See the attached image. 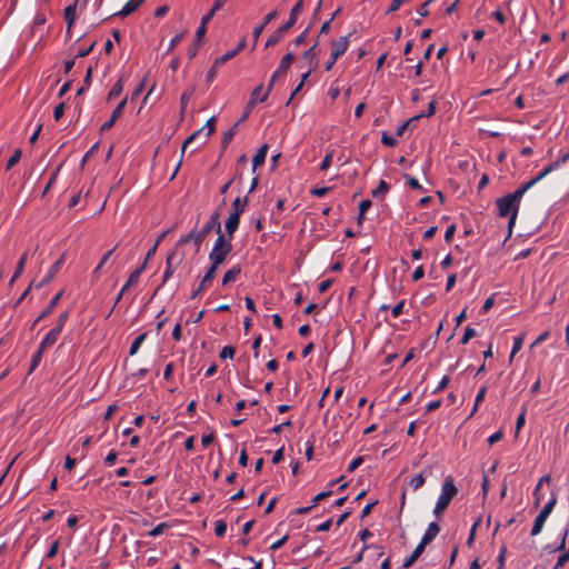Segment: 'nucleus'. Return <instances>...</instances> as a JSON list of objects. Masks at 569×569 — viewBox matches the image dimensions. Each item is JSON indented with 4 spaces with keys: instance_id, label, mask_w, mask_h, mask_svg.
Instances as JSON below:
<instances>
[{
    "instance_id": "nucleus-1",
    "label": "nucleus",
    "mask_w": 569,
    "mask_h": 569,
    "mask_svg": "<svg viewBox=\"0 0 569 569\" xmlns=\"http://www.w3.org/2000/svg\"><path fill=\"white\" fill-rule=\"evenodd\" d=\"M212 230H214L216 232H220V213L218 210L211 213L209 220L203 224V227L200 230L193 228L189 233L181 237L178 240L177 246L192 242L196 247V251L198 252L200 250L202 242Z\"/></svg>"
},
{
    "instance_id": "nucleus-2",
    "label": "nucleus",
    "mask_w": 569,
    "mask_h": 569,
    "mask_svg": "<svg viewBox=\"0 0 569 569\" xmlns=\"http://www.w3.org/2000/svg\"><path fill=\"white\" fill-rule=\"evenodd\" d=\"M303 10V0H298L296 4L292 7L289 19L287 22H283L282 26H280L267 40L266 47H271L278 43L283 36L289 31L291 27L295 26V23L298 20L299 14Z\"/></svg>"
},
{
    "instance_id": "nucleus-3",
    "label": "nucleus",
    "mask_w": 569,
    "mask_h": 569,
    "mask_svg": "<svg viewBox=\"0 0 569 569\" xmlns=\"http://www.w3.org/2000/svg\"><path fill=\"white\" fill-rule=\"evenodd\" d=\"M496 203L498 208V216L509 217L508 229L509 236H511L520 206H518L508 194L497 199Z\"/></svg>"
},
{
    "instance_id": "nucleus-4",
    "label": "nucleus",
    "mask_w": 569,
    "mask_h": 569,
    "mask_svg": "<svg viewBox=\"0 0 569 569\" xmlns=\"http://www.w3.org/2000/svg\"><path fill=\"white\" fill-rule=\"evenodd\" d=\"M557 164H548L546 168H543L535 178L530 179L529 181L521 184L516 191L512 193H508V196L518 204L520 206V201L525 193L531 189L535 184H537L540 180H542L545 177H547L549 173L555 171L557 169Z\"/></svg>"
},
{
    "instance_id": "nucleus-5",
    "label": "nucleus",
    "mask_w": 569,
    "mask_h": 569,
    "mask_svg": "<svg viewBox=\"0 0 569 569\" xmlns=\"http://www.w3.org/2000/svg\"><path fill=\"white\" fill-rule=\"evenodd\" d=\"M557 164H548L546 168H543L535 178L530 179L529 181L521 184L516 191L512 193H508V196L518 204L520 206V201L525 193L531 189L535 184H537L540 180H542L545 177H547L549 173L555 171L557 169Z\"/></svg>"
},
{
    "instance_id": "nucleus-6",
    "label": "nucleus",
    "mask_w": 569,
    "mask_h": 569,
    "mask_svg": "<svg viewBox=\"0 0 569 569\" xmlns=\"http://www.w3.org/2000/svg\"><path fill=\"white\" fill-rule=\"evenodd\" d=\"M557 164H548L546 168H543L535 178L530 179L529 181L521 184L516 191L512 193H508V196L518 204L520 206V201L525 193L531 189L535 184H537L540 180H542L545 177H547L549 173L555 171L557 169Z\"/></svg>"
},
{
    "instance_id": "nucleus-7",
    "label": "nucleus",
    "mask_w": 569,
    "mask_h": 569,
    "mask_svg": "<svg viewBox=\"0 0 569 569\" xmlns=\"http://www.w3.org/2000/svg\"><path fill=\"white\" fill-rule=\"evenodd\" d=\"M457 493L458 488L456 487L452 477L448 476L442 482L441 492L437 502L448 508L451 500L457 496Z\"/></svg>"
},
{
    "instance_id": "nucleus-8",
    "label": "nucleus",
    "mask_w": 569,
    "mask_h": 569,
    "mask_svg": "<svg viewBox=\"0 0 569 569\" xmlns=\"http://www.w3.org/2000/svg\"><path fill=\"white\" fill-rule=\"evenodd\" d=\"M183 256L179 254L176 249L169 252L166 260V269L162 276V284H164L174 273L176 268L182 262Z\"/></svg>"
},
{
    "instance_id": "nucleus-9",
    "label": "nucleus",
    "mask_w": 569,
    "mask_h": 569,
    "mask_svg": "<svg viewBox=\"0 0 569 569\" xmlns=\"http://www.w3.org/2000/svg\"><path fill=\"white\" fill-rule=\"evenodd\" d=\"M232 251V248L224 249H211L209 253L210 268H213L218 271L219 267L226 261L227 257Z\"/></svg>"
},
{
    "instance_id": "nucleus-10",
    "label": "nucleus",
    "mask_w": 569,
    "mask_h": 569,
    "mask_svg": "<svg viewBox=\"0 0 569 569\" xmlns=\"http://www.w3.org/2000/svg\"><path fill=\"white\" fill-rule=\"evenodd\" d=\"M350 36L351 33L331 42V56H333V60H338L347 51Z\"/></svg>"
},
{
    "instance_id": "nucleus-11",
    "label": "nucleus",
    "mask_w": 569,
    "mask_h": 569,
    "mask_svg": "<svg viewBox=\"0 0 569 569\" xmlns=\"http://www.w3.org/2000/svg\"><path fill=\"white\" fill-rule=\"evenodd\" d=\"M216 274L217 271L213 268L209 267L204 276L202 277L199 286L192 291L191 299L199 297L211 284V281L214 279Z\"/></svg>"
},
{
    "instance_id": "nucleus-12",
    "label": "nucleus",
    "mask_w": 569,
    "mask_h": 569,
    "mask_svg": "<svg viewBox=\"0 0 569 569\" xmlns=\"http://www.w3.org/2000/svg\"><path fill=\"white\" fill-rule=\"evenodd\" d=\"M66 260V252L61 254V257L50 267L46 276L41 279V281L36 286L37 288H41L48 284L60 270Z\"/></svg>"
},
{
    "instance_id": "nucleus-13",
    "label": "nucleus",
    "mask_w": 569,
    "mask_h": 569,
    "mask_svg": "<svg viewBox=\"0 0 569 569\" xmlns=\"http://www.w3.org/2000/svg\"><path fill=\"white\" fill-rule=\"evenodd\" d=\"M126 104L127 98H123L112 111L110 119L101 126V131H108L113 127L116 121L122 116Z\"/></svg>"
},
{
    "instance_id": "nucleus-14",
    "label": "nucleus",
    "mask_w": 569,
    "mask_h": 569,
    "mask_svg": "<svg viewBox=\"0 0 569 569\" xmlns=\"http://www.w3.org/2000/svg\"><path fill=\"white\" fill-rule=\"evenodd\" d=\"M147 266V260L143 261V263L138 267L136 270H133L126 283L122 286V291L129 290L131 287H134L138 284L141 273L144 271Z\"/></svg>"
},
{
    "instance_id": "nucleus-15",
    "label": "nucleus",
    "mask_w": 569,
    "mask_h": 569,
    "mask_svg": "<svg viewBox=\"0 0 569 569\" xmlns=\"http://www.w3.org/2000/svg\"><path fill=\"white\" fill-rule=\"evenodd\" d=\"M261 91H262V84H260L253 89V91L251 92L250 99L246 106V111L250 112L256 107L257 103L264 102L268 99L269 90H266L264 93L261 96V98H257V92H261Z\"/></svg>"
},
{
    "instance_id": "nucleus-16",
    "label": "nucleus",
    "mask_w": 569,
    "mask_h": 569,
    "mask_svg": "<svg viewBox=\"0 0 569 569\" xmlns=\"http://www.w3.org/2000/svg\"><path fill=\"white\" fill-rule=\"evenodd\" d=\"M440 532V527L437 522H430L426 532L423 533L420 543L427 547Z\"/></svg>"
},
{
    "instance_id": "nucleus-17",
    "label": "nucleus",
    "mask_w": 569,
    "mask_h": 569,
    "mask_svg": "<svg viewBox=\"0 0 569 569\" xmlns=\"http://www.w3.org/2000/svg\"><path fill=\"white\" fill-rule=\"evenodd\" d=\"M240 273H241L240 264L232 266L229 270L226 271V273L222 277V281H221L222 287H227L230 283L236 282L238 280Z\"/></svg>"
},
{
    "instance_id": "nucleus-18",
    "label": "nucleus",
    "mask_w": 569,
    "mask_h": 569,
    "mask_svg": "<svg viewBox=\"0 0 569 569\" xmlns=\"http://www.w3.org/2000/svg\"><path fill=\"white\" fill-rule=\"evenodd\" d=\"M79 0H73L63 12L64 21L68 24V31L71 30L77 19V4Z\"/></svg>"
},
{
    "instance_id": "nucleus-19",
    "label": "nucleus",
    "mask_w": 569,
    "mask_h": 569,
    "mask_svg": "<svg viewBox=\"0 0 569 569\" xmlns=\"http://www.w3.org/2000/svg\"><path fill=\"white\" fill-rule=\"evenodd\" d=\"M62 296V291L58 292L49 302L47 308L39 315V317L33 321L32 328L36 327L42 319L48 317L56 308L58 301L60 300Z\"/></svg>"
},
{
    "instance_id": "nucleus-20",
    "label": "nucleus",
    "mask_w": 569,
    "mask_h": 569,
    "mask_svg": "<svg viewBox=\"0 0 569 569\" xmlns=\"http://www.w3.org/2000/svg\"><path fill=\"white\" fill-rule=\"evenodd\" d=\"M59 336H60L59 328H52L44 336L42 341L40 342V345H39L40 349L46 350V349L52 347L57 342Z\"/></svg>"
},
{
    "instance_id": "nucleus-21",
    "label": "nucleus",
    "mask_w": 569,
    "mask_h": 569,
    "mask_svg": "<svg viewBox=\"0 0 569 569\" xmlns=\"http://www.w3.org/2000/svg\"><path fill=\"white\" fill-rule=\"evenodd\" d=\"M293 60H295V56L291 52L284 54L282 57L277 70L273 73H276V76H278V77H282L288 71V69L291 67Z\"/></svg>"
},
{
    "instance_id": "nucleus-22",
    "label": "nucleus",
    "mask_w": 569,
    "mask_h": 569,
    "mask_svg": "<svg viewBox=\"0 0 569 569\" xmlns=\"http://www.w3.org/2000/svg\"><path fill=\"white\" fill-rule=\"evenodd\" d=\"M143 1L144 0H128L122 9L116 14L124 18L134 12L143 3Z\"/></svg>"
},
{
    "instance_id": "nucleus-23",
    "label": "nucleus",
    "mask_w": 569,
    "mask_h": 569,
    "mask_svg": "<svg viewBox=\"0 0 569 569\" xmlns=\"http://www.w3.org/2000/svg\"><path fill=\"white\" fill-rule=\"evenodd\" d=\"M28 257H29V251H24L22 253V256L20 257V259L18 260L16 270L9 281L10 286H12L14 283V281L22 274L26 263H27V260H28Z\"/></svg>"
},
{
    "instance_id": "nucleus-24",
    "label": "nucleus",
    "mask_w": 569,
    "mask_h": 569,
    "mask_svg": "<svg viewBox=\"0 0 569 569\" xmlns=\"http://www.w3.org/2000/svg\"><path fill=\"white\" fill-rule=\"evenodd\" d=\"M240 223V217L236 214H230L224 222V229L230 239L233 238L234 232L237 231Z\"/></svg>"
},
{
    "instance_id": "nucleus-25",
    "label": "nucleus",
    "mask_w": 569,
    "mask_h": 569,
    "mask_svg": "<svg viewBox=\"0 0 569 569\" xmlns=\"http://www.w3.org/2000/svg\"><path fill=\"white\" fill-rule=\"evenodd\" d=\"M268 144H262L252 158V170L254 171L258 167L262 166L266 161L268 153Z\"/></svg>"
},
{
    "instance_id": "nucleus-26",
    "label": "nucleus",
    "mask_w": 569,
    "mask_h": 569,
    "mask_svg": "<svg viewBox=\"0 0 569 569\" xmlns=\"http://www.w3.org/2000/svg\"><path fill=\"white\" fill-rule=\"evenodd\" d=\"M425 549H426V547L419 542L417 545V547L415 548V550L412 551V553L403 561L402 568H405V569L410 568L417 561V559L422 555Z\"/></svg>"
},
{
    "instance_id": "nucleus-27",
    "label": "nucleus",
    "mask_w": 569,
    "mask_h": 569,
    "mask_svg": "<svg viewBox=\"0 0 569 569\" xmlns=\"http://www.w3.org/2000/svg\"><path fill=\"white\" fill-rule=\"evenodd\" d=\"M277 16H278V13H277V11H276V10H274V11L269 12V13L264 17L263 22H262L260 26H258V27H256V28L253 29L252 34H253L254 41H257V40L259 39V37H260V34L262 33V31H263V29L266 28V26H267L268 23H270L272 20H274V19L277 18Z\"/></svg>"
},
{
    "instance_id": "nucleus-28",
    "label": "nucleus",
    "mask_w": 569,
    "mask_h": 569,
    "mask_svg": "<svg viewBox=\"0 0 569 569\" xmlns=\"http://www.w3.org/2000/svg\"><path fill=\"white\" fill-rule=\"evenodd\" d=\"M248 204V197L239 198L237 197L232 202V212L231 214H236L237 217H241L246 207Z\"/></svg>"
},
{
    "instance_id": "nucleus-29",
    "label": "nucleus",
    "mask_w": 569,
    "mask_h": 569,
    "mask_svg": "<svg viewBox=\"0 0 569 569\" xmlns=\"http://www.w3.org/2000/svg\"><path fill=\"white\" fill-rule=\"evenodd\" d=\"M218 237L213 243L212 249H224V248H232V243L229 237L227 238L221 231L217 232Z\"/></svg>"
},
{
    "instance_id": "nucleus-30",
    "label": "nucleus",
    "mask_w": 569,
    "mask_h": 569,
    "mask_svg": "<svg viewBox=\"0 0 569 569\" xmlns=\"http://www.w3.org/2000/svg\"><path fill=\"white\" fill-rule=\"evenodd\" d=\"M547 519L548 518H546V517H543V516L538 513V516L536 517V519L533 521V526H532L531 532H530V535L532 537H536V536L541 533Z\"/></svg>"
},
{
    "instance_id": "nucleus-31",
    "label": "nucleus",
    "mask_w": 569,
    "mask_h": 569,
    "mask_svg": "<svg viewBox=\"0 0 569 569\" xmlns=\"http://www.w3.org/2000/svg\"><path fill=\"white\" fill-rule=\"evenodd\" d=\"M237 127L238 123H234L228 131L223 133L222 140H221V148L222 150L227 149L229 143L232 141L233 137L237 133Z\"/></svg>"
},
{
    "instance_id": "nucleus-32",
    "label": "nucleus",
    "mask_w": 569,
    "mask_h": 569,
    "mask_svg": "<svg viewBox=\"0 0 569 569\" xmlns=\"http://www.w3.org/2000/svg\"><path fill=\"white\" fill-rule=\"evenodd\" d=\"M146 338H147V332H143V333H140V335H139V336H138V337L132 341V343H131V346H130V349H129V355H130V356H134V355L139 351V349H140L141 345H142V343H143V341L146 340Z\"/></svg>"
},
{
    "instance_id": "nucleus-33",
    "label": "nucleus",
    "mask_w": 569,
    "mask_h": 569,
    "mask_svg": "<svg viewBox=\"0 0 569 569\" xmlns=\"http://www.w3.org/2000/svg\"><path fill=\"white\" fill-rule=\"evenodd\" d=\"M390 187L385 180H380L378 187L371 191L373 198H381L386 196Z\"/></svg>"
},
{
    "instance_id": "nucleus-34",
    "label": "nucleus",
    "mask_w": 569,
    "mask_h": 569,
    "mask_svg": "<svg viewBox=\"0 0 569 569\" xmlns=\"http://www.w3.org/2000/svg\"><path fill=\"white\" fill-rule=\"evenodd\" d=\"M556 505H557V497H556V495H552L550 500L540 510L539 515L548 518L550 516V513L552 512Z\"/></svg>"
},
{
    "instance_id": "nucleus-35",
    "label": "nucleus",
    "mask_w": 569,
    "mask_h": 569,
    "mask_svg": "<svg viewBox=\"0 0 569 569\" xmlns=\"http://www.w3.org/2000/svg\"><path fill=\"white\" fill-rule=\"evenodd\" d=\"M317 44L309 48L302 56L303 59H309V67H313L315 64H318L317 59V52H316Z\"/></svg>"
},
{
    "instance_id": "nucleus-36",
    "label": "nucleus",
    "mask_w": 569,
    "mask_h": 569,
    "mask_svg": "<svg viewBox=\"0 0 569 569\" xmlns=\"http://www.w3.org/2000/svg\"><path fill=\"white\" fill-rule=\"evenodd\" d=\"M425 482H426V478L423 476V472H421V473L413 476L410 479L409 485L413 490H418L419 488H421L425 485Z\"/></svg>"
},
{
    "instance_id": "nucleus-37",
    "label": "nucleus",
    "mask_w": 569,
    "mask_h": 569,
    "mask_svg": "<svg viewBox=\"0 0 569 569\" xmlns=\"http://www.w3.org/2000/svg\"><path fill=\"white\" fill-rule=\"evenodd\" d=\"M123 80L122 79H119L111 88V90L109 91L108 93V99H113V98H117L118 96L121 94L122 90H123Z\"/></svg>"
},
{
    "instance_id": "nucleus-38",
    "label": "nucleus",
    "mask_w": 569,
    "mask_h": 569,
    "mask_svg": "<svg viewBox=\"0 0 569 569\" xmlns=\"http://www.w3.org/2000/svg\"><path fill=\"white\" fill-rule=\"evenodd\" d=\"M204 128V140L203 142L207 141V139L216 130V118L214 117H211L210 119L207 120V122L204 123V126L202 127Z\"/></svg>"
},
{
    "instance_id": "nucleus-39",
    "label": "nucleus",
    "mask_w": 569,
    "mask_h": 569,
    "mask_svg": "<svg viewBox=\"0 0 569 569\" xmlns=\"http://www.w3.org/2000/svg\"><path fill=\"white\" fill-rule=\"evenodd\" d=\"M487 386H482L475 398V405L471 411V416L478 410L479 405L485 400Z\"/></svg>"
},
{
    "instance_id": "nucleus-40",
    "label": "nucleus",
    "mask_w": 569,
    "mask_h": 569,
    "mask_svg": "<svg viewBox=\"0 0 569 569\" xmlns=\"http://www.w3.org/2000/svg\"><path fill=\"white\" fill-rule=\"evenodd\" d=\"M114 250H116V247H114L113 249H111V250L107 251V252L102 256V258L100 259V261H99L98 266L94 268V270H93V272H92V273H93V276H97V274L100 272V270H101V269H102V267L107 263V261L110 259V257L112 256V253H113V251H114Z\"/></svg>"
},
{
    "instance_id": "nucleus-41",
    "label": "nucleus",
    "mask_w": 569,
    "mask_h": 569,
    "mask_svg": "<svg viewBox=\"0 0 569 569\" xmlns=\"http://www.w3.org/2000/svg\"><path fill=\"white\" fill-rule=\"evenodd\" d=\"M43 351L44 350L40 349V347H39L38 350L34 352V355L32 356L31 361H30V372L33 371L40 365Z\"/></svg>"
},
{
    "instance_id": "nucleus-42",
    "label": "nucleus",
    "mask_w": 569,
    "mask_h": 569,
    "mask_svg": "<svg viewBox=\"0 0 569 569\" xmlns=\"http://www.w3.org/2000/svg\"><path fill=\"white\" fill-rule=\"evenodd\" d=\"M194 90H196L194 86L186 89L180 97V104L188 106L189 101L191 100V98L194 93Z\"/></svg>"
},
{
    "instance_id": "nucleus-43",
    "label": "nucleus",
    "mask_w": 569,
    "mask_h": 569,
    "mask_svg": "<svg viewBox=\"0 0 569 569\" xmlns=\"http://www.w3.org/2000/svg\"><path fill=\"white\" fill-rule=\"evenodd\" d=\"M20 158H21V150L16 149L13 151V154L9 158L6 169L10 170L11 168H13L19 162Z\"/></svg>"
},
{
    "instance_id": "nucleus-44",
    "label": "nucleus",
    "mask_w": 569,
    "mask_h": 569,
    "mask_svg": "<svg viewBox=\"0 0 569 569\" xmlns=\"http://www.w3.org/2000/svg\"><path fill=\"white\" fill-rule=\"evenodd\" d=\"M236 349L232 346H226L221 349L219 357L221 359H232L234 357Z\"/></svg>"
},
{
    "instance_id": "nucleus-45",
    "label": "nucleus",
    "mask_w": 569,
    "mask_h": 569,
    "mask_svg": "<svg viewBox=\"0 0 569 569\" xmlns=\"http://www.w3.org/2000/svg\"><path fill=\"white\" fill-rule=\"evenodd\" d=\"M477 336V331L471 327H466L465 333L461 338V345H467L470 339Z\"/></svg>"
},
{
    "instance_id": "nucleus-46",
    "label": "nucleus",
    "mask_w": 569,
    "mask_h": 569,
    "mask_svg": "<svg viewBox=\"0 0 569 569\" xmlns=\"http://www.w3.org/2000/svg\"><path fill=\"white\" fill-rule=\"evenodd\" d=\"M435 112H436V101H431L427 108V111L413 117V119L418 120V119L425 118V117L429 118V117L433 116Z\"/></svg>"
},
{
    "instance_id": "nucleus-47",
    "label": "nucleus",
    "mask_w": 569,
    "mask_h": 569,
    "mask_svg": "<svg viewBox=\"0 0 569 569\" xmlns=\"http://www.w3.org/2000/svg\"><path fill=\"white\" fill-rule=\"evenodd\" d=\"M167 527H168V525L166 522H160L159 525H157L153 529H151L148 532V537L154 538V537L160 536Z\"/></svg>"
},
{
    "instance_id": "nucleus-48",
    "label": "nucleus",
    "mask_w": 569,
    "mask_h": 569,
    "mask_svg": "<svg viewBox=\"0 0 569 569\" xmlns=\"http://www.w3.org/2000/svg\"><path fill=\"white\" fill-rule=\"evenodd\" d=\"M522 342H523L522 337H516L513 339V345H512V349H511V353H510V360H512V358L516 356V353L520 351V349L522 347Z\"/></svg>"
},
{
    "instance_id": "nucleus-49",
    "label": "nucleus",
    "mask_w": 569,
    "mask_h": 569,
    "mask_svg": "<svg viewBox=\"0 0 569 569\" xmlns=\"http://www.w3.org/2000/svg\"><path fill=\"white\" fill-rule=\"evenodd\" d=\"M233 57H236V52L234 51H228L226 52L224 54H222L221 57L217 58L214 60L216 62V66H221V64H224L226 62H228L229 60H231Z\"/></svg>"
},
{
    "instance_id": "nucleus-50",
    "label": "nucleus",
    "mask_w": 569,
    "mask_h": 569,
    "mask_svg": "<svg viewBox=\"0 0 569 569\" xmlns=\"http://www.w3.org/2000/svg\"><path fill=\"white\" fill-rule=\"evenodd\" d=\"M227 531V523L223 520H218L214 526V533L217 537H223Z\"/></svg>"
},
{
    "instance_id": "nucleus-51",
    "label": "nucleus",
    "mask_w": 569,
    "mask_h": 569,
    "mask_svg": "<svg viewBox=\"0 0 569 569\" xmlns=\"http://www.w3.org/2000/svg\"><path fill=\"white\" fill-rule=\"evenodd\" d=\"M381 143L387 147H395L397 144V140L387 132H382Z\"/></svg>"
},
{
    "instance_id": "nucleus-52",
    "label": "nucleus",
    "mask_w": 569,
    "mask_h": 569,
    "mask_svg": "<svg viewBox=\"0 0 569 569\" xmlns=\"http://www.w3.org/2000/svg\"><path fill=\"white\" fill-rule=\"evenodd\" d=\"M526 411H527V409L522 408L520 415L517 417V420H516V430H517V432L520 431L521 428L525 426V422H526Z\"/></svg>"
},
{
    "instance_id": "nucleus-53",
    "label": "nucleus",
    "mask_w": 569,
    "mask_h": 569,
    "mask_svg": "<svg viewBox=\"0 0 569 569\" xmlns=\"http://www.w3.org/2000/svg\"><path fill=\"white\" fill-rule=\"evenodd\" d=\"M332 491L331 490H328V491H322L320 493H318L317 496H315L312 498V505L313 508L322 500H325L326 498H328L329 496H331Z\"/></svg>"
},
{
    "instance_id": "nucleus-54",
    "label": "nucleus",
    "mask_w": 569,
    "mask_h": 569,
    "mask_svg": "<svg viewBox=\"0 0 569 569\" xmlns=\"http://www.w3.org/2000/svg\"><path fill=\"white\" fill-rule=\"evenodd\" d=\"M405 178L407 179V184L415 190H421L422 186L419 183V181L411 176L405 174Z\"/></svg>"
},
{
    "instance_id": "nucleus-55",
    "label": "nucleus",
    "mask_w": 569,
    "mask_h": 569,
    "mask_svg": "<svg viewBox=\"0 0 569 569\" xmlns=\"http://www.w3.org/2000/svg\"><path fill=\"white\" fill-rule=\"evenodd\" d=\"M363 462V458L362 457H356L355 459H352L347 468V471L348 472H353L358 467L361 466V463Z\"/></svg>"
},
{
    "instance_id": "nucleus-56",
    "label": "nucleus",
    "mask_w": 569,
    "mask_h": 569,
    "mask_svg": "<svg viewBox=\"0 0 569 569\" xmlns=\"http://www.w3.org/2000/svg\"><path fill=\"white\" fill-rule=\"evenodd\" d=\"M435 0H428L423 2L418 9L417 13L421 17H427L429 14V4L432 3Z\"/></svg>"
},
{
    "instance_id": "nucleus-57",
    "label": "nucleus",
    "mask_w": 569,
    "mask_h": 569,
    "mask_svg": "<svg viewBox=\"0 0 569 569\" xmlns=\"http://www.w3.org/2000/svg\"><path fill=\"white\" fill-rule=\"evenodd\" d=\"M184 37V32H180L179 34H176L171 40H170V43H169V47H168V50L167 52H170L174 49V47L180 43V41L183 39Z\"/></svg>"
},
{
    "instance_id": "nucleus-58",
    "label": "nucleus",
    "mask_w": 569,
    "mask_h": 569,
    "mask_svg": "<svg viewBox=\"0 0 569 569\" xmlns=\"http://www.w3.org/2000/svg\"><path fill=\"white\" fill-rule=\"evenodd\" d=\"M332 157H333L332 151H330L326 154V157L323 158V160L320 163L321 171L327 170L331 166Z\"/></svg>"
},
{
    "instance_id": "nucleus-59",
    "label": "nucleus",
    "mask_w": 569,
    "mask_h": 569,
    "mask_svg": "<svg viewBox=\"0 0 569 569\" xmlns=\"http://www.w3.org/2000/svg\"><path fill=\"white\" fill-rule=\"evenodd\" d=\"M403 307H405V300H401L400 302H398L392 309H391V316L393 318H398L402 311H403Z\"/></svg>"
},
{
    "instance_id": "nucleus-60",
    "label": "nucleus",
    "mask_w": 569,
    "mask_h": 569,
    "mask_svg": "<svg viewBox=\"0 0 569 569\" xmlns=\"http://www.w3.org/2000/svg\"><path fill=\"white\" fill-rule=\"evenodd\" d=\"M503 437V432L502 430H499L497 432H495L493 435H491L487 441L490 446L495 445L496 442L500 441Z\"/></svg>"
},
{
    "instance_id": "nucleus-61",
    "label": "nucleus",
    "mask_w": 569,
    "mask_h": 569,
    "mask_svg": "<svg viewBox=\"0 0 569 569\" xmlns=\"http://www.w3.org/2000/svg\"><path fill=\"white\" fill-rule=\"evenodd\" d=\"M58 549H59V541H58V540H56V541L50 546V548H49V550H48V552H47L46 557H47L48 559H51V558L56 557V555L58 553Z\"/></svg>"
},
{
    "instance_id": "nucleus-62",
    "label": "nucleus",
    "mask_w": 569,
    "mask_h": 569,
    "mask_svg": "<svg viewBox=\"0 0 569 569\" xmlns=\"http://www.w3.org/2000/svg\"><path fill=\"white\" fill-rule=\"evenodd\" d=\"M63 112H64V103L61 102L53 110L54 120H57V121L60 120L61 117L63 116Z\"/></svg>"
},
{
    "instance_id": "nucleus-63",
    "label": "nucleus",
    "mask_w": 569,
    "mask_h": 569,
    "mask_svg": "<svg viewBox=\"0 0 569 569\" xmlns=\"http://www.w3.org/2000/svg\"><path fill=\"white\" fill-rule=\"evenodd\" d=\"M329 190H330L329 187L315 188L311 190V194H313L318 198H322L329 192Z\"/></svg>"
},
{
    "instance_id": "nucleus-64",
    "label": "nucleus",
    "mask_w": 569,
    "mask_h": 569,
    "mask_svg": "<svg viewBox=\"0 0 569 569\" xmlns=\"http://www.w3.org/2000/svg\"><path fill=\"white\" fill-rule=\"evenodd\" d=\"M372 203L369 199L362 200L359 203V211L361 212V216H365V213L371 208Z\"/></svg>"
}]
</instances>
